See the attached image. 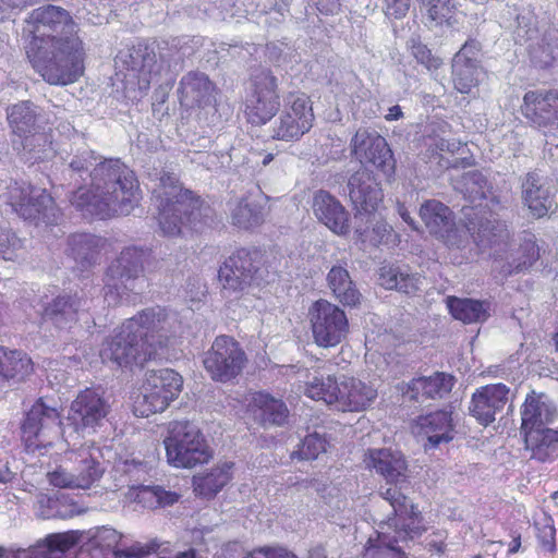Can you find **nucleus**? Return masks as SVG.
I'll list each match as a JSON object with an SVG mask.
<instances>
[{
  "label": "nucleus",
  "instance_id": "f257e3e1",
  "mask_svg": "<svg viewBox=\"0 0 558 558\" xmlns=\"http://www.w3.org/2000/svg\"><path fill=\"white\" fill-rule=\"evenodd\" d=\"M24 34L26 58L45 82L66 86L84 75L86 47L70 11L40 5L27 15Z\"/></svg>",
  "mask_w": 558,
  "mask_h": 558
},
{
  "label": "nucleus",
  "instance_id": "f03ea898",
  "mask_svg": "<svg viewBox=\"0 0 558 558\" xmlns=\"http://www.w3.org/2000/svg\"><path fill=\"white\" fill-rule=\"evenodd\" d=\"M175 319L166 307L151 306L125 319L102 342L99 355L105 364L133 371L155 361L175 336Z\"/></svg>",
  "mask_w": 558,
  "mask_h": 558
},
{
  "label": "nucleus",
  "instance_id": "7ed1b4c3",
  "mask_svg": "<svg viewBox=\"0 0 558 558\" xmlns=\"http://www.w3.org/2000/svg\"><path fill=\"white\" fill-rule=\"evenodd\" d=\"M90 186L78 187L70 203L84 217L109 219L126 216L142 199L135 172L120 159L98 163L90 172Z\"/></svg>",
  "mask_w": 558,
  "mask_h": 558
},
{
  "label": "nucleus",
  "instance_id": "20e7f679",
  "mask_svg": "<svg viewBox=\"0 0 558 558\" xmlns=\"http://www.w3.org/2000/svg\"><path fill=\"white\" fill-rule=\"evenodd\" d=\"M158 198V221L165 235H179L183 229L203 231L213 221V209L201 196L184 189L178 177L165 172L160 177Z\"/></svg>",
  "mask_w": 558,
  "mask_h": 558
},
{
  "label": "nucleus",
  "instance_id": "39448f33",
  "mask_svg": "<svg viewBox=\"0 0 558 558\" xmlns=\"http://www.w3.org/2000/svg\"><path fill=\"white\" fill-rule=\"evenodd\" d=\"M381 496L393 509V518L389 519V525L395 527V535L376 532L375 537L367 539L363 558H408L396 545L420 536L426 531L422 513L415 505H409L408 497L399 490L386 488Z\"/></svg>",
  "mask_w": 558,
  "mask_h": 558
},
{
  "label": "nucleus",
  "instance_id": "423d86ee",
  "mask_svg": "<svg viewBox=\"0 0 558 558\" xmlns=\"http://www.w3.org/2000/svg\"><path fill=\"white\" fill-rule=\"evenodd\" d=\"M163 446L167 462L177 469H194L207 464L214 456L203 430L189 420L168 423Z\"/></svg>",
  "mask_w": 558,
  "mask_h": 558
},
{
  "label": "nucleus",
  "instance_id": "0eeeda50",
  "mask_svg": "<svg viewBox=\"0 0 558 558\" xmlns=\"http://www.w3.org/2000/svg\"><path fill=\"white\" fill-rule=\"evenodd\" d=\"M183 377L172 368L148 371L132 393V411L138 417L165 412L183 390Z\"/></svg>",
  "mask_w": 558,
  "mask_h": 558
},
{
  "label": "nucleus",
  "instance_id": "6e6552de",
  "mask_svg": "<svg viewBox=\"0 0 558 558\" xmlns=\"http://www.w3.org/2000/svg\"><path fill=\"white\" fill-rule=\"evenodd\" d=\"M8 201L20 217L37 226H54L62 218L60 208L47 189L31 183H12L8 187Z\"/></svg>",
  "mask_w": 558,
  "mask_h": 558
},
{
  "label": "nucleus",
  "instance_id": "1a4fd4ad",
  "mask_svg": "<svg viewBox=\"0 0 558 558\" xmlns=\"http://www.w3.org/2000/svg\"><path fill=\"white\" fill-rule=\"evenodd\" d=\"M308 319L314 343L319 348H335L350 333V322L345 311L325 299L313 302Z\"/></svg>",
  "mask_w": 558,
  "mask_h": 558
},
{
  "label": "nucleus",
  "instance_id": "9d476101",
  "mask_svg": "<svg viewBox=\"0 0 558 558\" xmlns=\"http://www.w3.org/2000/svg\"><path fill=\"white\" fill-rule=\"evenodd\" d=\"M111 405L100 388L81 390L70 403L66 422L76 433H95L104 425Z\"/></svg>",
  "mask_w": 558,
  "mask_h": 558
},
{
  "label": "nucleus",
  "instance_id": "9b49d317",
  "mask_svg": "<svg viewBox=\"0 0 558 558\" xmlns=\"http://www.w3.org/2000/svg\"><path fill=\"white\" fill-rule=\"evenodd\" d=\"M279 106L277 77L269 70L254 74L250 94L246 96V122L266 124L277 113Z\"/></svg>",
  "mask_w": 558,
  "mask_h": 558
},
{
  "label": "nucleus",
  "instance_id": "f8f14e48",
  "mask_svg": "<svg viewBox=\"0 0 558 558\" xmlns=\"http://www.w3.org/2000/svg\"><path fill=\"white\" fill-rule=\"evenodd\" d=\"M149 254L137 247H126L108 267L105 275V296L117 302L133 289V282L144 272V263Z\"/></svg>",
  "mask_w": 558,
  "mask_h": 558
},
{
  "label": "nucleus",
  "instance_id": "ddd939ff",
  "mask_svg": "<svg viewBox=\"0 0 558 558\" xmlns=\"http://www.w3.org/2000/svg\"><path fill=\"white\" fill-rule=\"evenodd\" d=\"M519 111L532 129L545 135L558 132V90L537 88L525 92Z\"/></svg>",
  "mask_w": 558,
  "mask_h": 558
},
{
  "label": "nucleus",
  "instance_id": "4468645a",
  "mask_svg": "<svg viewBox=\"0 0 558 558\" xmlns=\"http://www.w3.org/2000/svg\"><path fill=\"white\" fill-rule=\"evenodd\" d=\"M314 111L310 96L305 93H290L272 137L279 141H299L313 126Z\"/></svg>",
  "mask_w": 558,
  "mask_h": 558
},
{
  "label": "nucleus",
  "instance_id": "2eb2a0df",
  "mask_svg": "<svg viewBox=\"0 0 558 558\" xmlns=\"http://www.w3.org/2000/svg\"><path fill=\"white\" fill-rule=\"evenodd\" d=\"M351 154L362 165H372L388 179L395 174L393 154L380 134L367 129H359L350 142Z\"/></svg>",
  "mask_w": 558,
  "mask_h": 558
},
{
  "label": "nucleus",
  "instance_id": "dca6fc26",
  "mask_svg": "<svg viewBox=\"0 0 558 558\" xmlns=\"http://www.w3.org/2000/svg\"><path fill=\"white\" fill-rule=\"evenodd\" d=\"M243 363L239 342L228 336H219L206 352L203 364L210 378L226 383L238 376Z\"/></svg>",
  "mask_w": 558,
  "mask_h": 558
},
{
  "label": "nucleus",
  "instance_id": "f3484780",
  "mask_svg": "<svg viewBox=\"0 0 558 558\" xmlns=\"http://www.w3.org/2000/svg\"><path fill=\"white\" fill-rule=\"evenodd\" d=\"M61 426V415L57 408L45 403L44 398H38L26 413L22 426V439L29 450L46 448L51 445L47 439L50 429Z\"/></svg>",
  "mask_w": 558,
  "mask_h": 558
},
{
  "label": "nucleus",
  "instance_id": "a211bd4d",
  "mask_svg": "<svg viewBox=\"0 0 558 558\" xmlns=\"http://www.w3.org/2000/svg\"><path fill=\"white\" fill-rule=\"evenodd\" d=\"M367 469L374 470L392 489L401 490L409 484L410 469L405 456L391 448H369L364 454Z\"/></svg>",
  "mask_w": 558,
  "mask_h": 558
},
{
  "label": "nucleus",
  "instance_id": "6ab92c4d",
  "mask_svg": "<svg viewBox=\"0 0 558 558\" xmlns=\"http://www.w3.org/2000/svg\"><path fill=\"white\" fill-rule=\"evenodd\" d=\"M507 405L512 408L510 388L502 383L488 384L476 388L472 393L469 413L480 425L487 427Z\"/></svg>",
  "mask_w": 558,
  "mask_h": 558
},
{
  "label": "nucleus",
  "instance_id": "aec40b11",
  "mask_svg": "<svg viewBox=\"0 0 558 558\" xmlns=\"http://www.w3.org/2000/svg\"><path fill=\"white\" fill-rule=\"evenodd\" d=\"M349 195L359 214L373 215L384 202L380 183L367 169L357 170L349 180Z\"/></svg>",
  "mask_w": 558,
  "mask_h": 558
},
{
  "label": "nucleus",
  "instance_id": "412c9836",
  "mask_svg": "<svg viewBox=\"0 0 558 558\" xmlns=\"http://www.w3.org/2000/svg\"><path fill=\"white\" fill-rule=\"evenodd\" d=\"M83 300L74 294L57 295L51 302L47 303L40 313L41 319L51 322L60 329L74 328L81 318L85 317V323H92L90 314L83 308Z\"/></svg>",
  "mask_w": 558,
  "mask_h": 558
},
{
  "label": "nucleus",
  "instance_id": "4be33fe9",
  "mask_svg": "<svg viewBox=\"0 0 558 558\" xmlns=\"http://www.w3.org/2000/svg\"><path fill=\"white\" fill-rule=\"evenodd\" d=\"M420 217L428 232L446 245H454L458 229L452 210L437 199H427L420 207Z\"/></svg>",
  "mask_w": 558,
  "mask_h": 558
},
{
  "label": "nucleus",
  "instance_id": "5701e85b",
  "mask_svg": "<svg viewBox=\"0 0 558 558\" xmlns=\"http://www.w3.org/2000/svg\"><path fill=\"white\" fill-rule=\"evenodd\" d=\"M178 92L181 105L199 109L211 106L216 109L217 88L204 73L187 72L180 80Z\"/></svg>",
  "mask_w": 558,
  "mask_h": 558
},
{
  "label": "nucleus",
  "instance_id": "b1692460",
  "mask_svg": "<svg viewBox=\"0 0 558 558\" xmlns=\"http://www.w3.org/2000/svg\"><path fill=\"white\" fill-rule=\"evenodd\" d=\"M100 456V449L94 446L81 447L65 453V463L71 464L70 470L75 474L77 488L87 489L102 476Z\"/></svg>",
  "mask_w": 558,
  "mask_h": 558
},
{
  "label": "nucleus",
  "instance_id": "393cba45",
  "mask_svg": "<svg viewBox=\"0 0 558 558\" xmlns=\"http://www.w3.org/2000/svg\"><path fill=\"white\" fill-rule=\"evenodd\" d=\"M312 208L316 218L336 234L345 235L350 232L348 211L329 192L317 191L313 197Z\"/></svg>",
  "mask_w": 558,
  "mask_h": 558
},
{
  "label": "nucleus",
  "instance_id": "a878e982",
  "mask_svg": "<svg viewBox=\"0 0 558 558\" xmlns=\"http://www.w3.org/2000/svg\"><path fill=\"white\" fill-rule=\"evenodd\" d=\"M377 398V389L359 378L344 377L340 381L338 410L360 412L366 410Z\"/></svg>",
  "mask_w": 558,
  "mask_h": 558
},
{
  "label": "nucleus",
  "instance_id": "bb28decb",
  "mask_svg": "<svg viewBox=\"0 0 558 558\" xmlns=\"http://www.w3.org/2000/svg\"><path fill=\"white\" fill-rule=\"evenodd\" d=\"M457 383L456 377L446 372H435L429 376H420L410 380L407 393L411 399H444L450 395Z\"/></svg>",
  "mask_w": 558,
  "mask_h": 558
},
{
  "label": "nucleus",
  "instance_id": "cd10ccee",
  "mask_svg": "<svg viewBox=\"0 0 558 558\" xmlns=\"http://www.w3.org/2000/svg\"><path fill=\"white\" fill-rule=\"evenodd\" d=\"M246 412L264 426H282L289 418V410L282 400L260 391L252 395Z\"/></svg>",
  "mask_w": 558,
  "mask_h": 558
},
{
  "label": "nucleus",
  "instance_id": "c85d7f7f",
  "mask_svg": "<svg viewBox=\"0 0 558 558\" xmlns=\"http://www.w3.org/2000/svg\"><path fill=\"white\" fill-rule=\"evenodd\" d=\"M34 371V362L26 352L0 345V383H24Z\"/></svg>",
  "mask_w": 558,
  "mask_h": 558
},
{
  "label": "nucleus",
  "instance_id": "c756f323",
  "mask_svg": "<svg viewBox=\"0 0 558 558\" xmlns=\"http://www.w3.org/2000/svg\"><path fill=\"white\" fill-rule=\"evenodd\" d=\"M327 283L333 298L344 308H357L361 306L363 295L345 267L332 266L327 274Z\"/></svg>",
  "mask_w": 558,
  "mask_h": 558
},
{
  "label": "nucleus",
  "instance_id": "7c9ffc66",
  "mask_svg": "<svg viewBox=\"0 0 558 558\" xmlns=\"http://www.w3.org/2000/svg\"><path fill=\"white\" fill-rule=\"evenodd\" d=\"M522 187V199L531 215L537 219L545 217L555 204L554 194L541 182L538 174L529 172Z\"/></svg>",
  "mask_w": 558,
  "mask_h": 558
},
{
  "label": "nucleus",
  "instance_id": "2f4dec72",
  "mask_svg": "<svg viewBox=\"0 0 558 558\" xmlns=\"http://www.w3.org/2000/svg\"><path fill=\"white\" fill-rule=\"evenodd\" d=\"M420 433L425 435L432 447L453 439L452 413L446 410H437L416 420Z\"/></svg>",
  "mask_w": 558,
  "mask_h": 558
},
{
  "label": "nucleus",
  "instance_id": "473e14b6",
  "mask_svg": "<svg viewBox=\"0 0 558 558\" xmlns=\"http://www.w3.org/2000/svg\"><path fill=\"white\" fill-rule=\"evenodd\" d=\"M541 257V250L534 233L524 231L521 242L509 263L504 264L499 274L502 279L527 271Z\"/></svg>",
  "mask_w": 558,
  "mask_h": 558
},
{
  "label": "nucleus",
  "instance_id": "72a5a7b5",
  "mask_svg": "<svg viewBox=\"0 0 558 558\" xmlns=\"http://www.w3.org/2000/svg\"><path fill=\"white\" fill-rule=\"evenodd\" d=\"M108 241L89 233H73L68 238V256L72 257L82 268L96 263Z\"/></svg>",
  "mask_w": 558,
  "mask_h": 558
},
{
  "label": "nucleus",
  "instance_id": "f704fd0d",
  "mask_svg": "<svg viewBox=\"0 0 558 558\" xmlns=\"http://www.w3.org/2000/svg\"><path fill=\"white\" fill-rule=\"evenodd\" d=\"M233 462H223L209 472L193 477L194 493L204 498H213L233 477Z\"/></svg>",
  "mask_w": 558,
  "mask_h": 558
},
{
  "label": "nucleus",
  "instance_id": "c9c22d12",
  "mask_svg": "<svg viewBox=\"0 0 558 558\" xmlns=\"http://www.w3.org/2000/svg\"><path fill=\"white\" fill-rule=\"evenodd\" d=\"M446 305L450 315L465 325L485 322L489 317V304L486 301L449 295Z\"/></svg>",
  "mask_w": 558,
  "mask_h": 558
},
{
  "label": "nucleus",
  "instance_id": "e433bc0d",
  "mask_svg": "<svg viewBox=\"0 0 558 558\" xmlns=\"http://www.w3.org/2000/svg\"><path fill=\"white\" fill-rule=\"evenodd\" d=\"M542 396L531 391L526 395L521 410V432L524 434L525 441H535L541 437L543 427L542 414L543 402Z\"/></svg>",
  "mask_w": 558,
  "mask_h": 558
},
{
  "label": "nucleus",
  "instance_id": "4c0bfd02",
  "mask_svg": "<svg viewBox=\"0 0 558 558\" xmlns=\"http://www.w3.org/2000/svg\"><path fill=\"white\" fill-rule=\"evenodd\" d=\"M469 230H473L472 236L474 242L480 247H497L500 245L508 246L510 243V232L505 222L499 220H486L478 225L477 230L468 227Z\"/></svg>",
  "mask_w": 558,
  "mask_h": 558
},
{
  "label": "nucleus",
  "instance_id": "58836bf2",
  "mask_svg": "<svg viewBox=\"0 0 558 558\" xmlns=\"http://www.w3.org/2000/svg\"><path fill=\"white\" fill-rule=\"evenodd\" d=\"M487 77V71L482 65L451 62V82L460 94H471Z\"/></svg>",
  "mask_w": 558,
  "mask_h": 558
},
{
  "label": "nucleus",
  "instance_id": "ea45409f",
  "mask_svg": "<svg viewBox=\"0 0 558 558\" xmlns=\"http://www.w3.org/2000/svg\"><path fill=\"white\" fill-rule=\"evenodd\" d=\"M37 114L28 100L13 105L8 110V122L13 133L20 137L31 134L36 129Z\"/></svg>",
  "mask_w": 558,
  "mask_h": 558
},
{
  "label": "nucleus",
  "instance_id": "a19ab883",
  "mask_svg": "<svg viewBox=\"0 0 558 558\" xmlns=\"http://www.w3.org/2000/svg\"><path fill=\"white\" fill-rule=\"evenodd\" d=\"M304 393L316 401H324L328 405L338 408L340 393V383L336 376L315 377L311 383L306 384Z\"/></svg>",
  "mask_w": 558,
  "mask_h": 558
},
{
  "label": "nucleus",
  "instance_id": "79ce46f5",
  "mask_svg": "<svg viewBox=\"0 0 558 558\" xmlns=\"http://www.w3.org/2000/svg\"><path fill=\"white\" fill-rule=\"evenodd\" d=\"M421 12L437 26L452 25L456 20L454 0H417Z\"/></svg>",
  "mask_w": 558,
  "mask_h": 558
},
{
  "label": "nucleus",
  "instance_id": "37998d69",
  "mask_svg": "<svg viewBox=\"0 0 558 558\" xmlns=\"http://www.w3.org/2000/svg\"><path fill=\"white\" fill-rule=\"evenodd\" d=\"M219 281L223 289L238 291L243 288L244 257L241 251L229 256L218 272Z\"/></svg>",
  "mask_w": 558,
  "mask_h": 558
},
{
  "label": "nucleus",
  "instance_id": "c03bdc74",
  "mask_svg": "<svg viewBox=\"0 0 558 558\" xmlns=\"http://www.w3.org/2000/svg\"><path fill=\"white\" fill-rule=\"evenodd\" d=\"M250 265L246 268V277H250L248 284L262 286L269 282L270 265L266 252L253 250L246 253Z\"/></svg>",
  "mask_w": 558,
  "mask_h": 558
},
{
  "label": "nucleus",
  "instance_id": "a18cd8bd",
  "mask_svg": "<svg viewBox=\"0 0 558 558\" xmlns=\"http://www.w3.org/2000/svg\"><path fill=\"white\" fill-rule=\"evenodd\" d=\"M357 236L362 243L369 242L374 246L385 245L396 247L400 243V235L385 221L377 222L372 232L364 238L362 232L356 230Z\"/></svg>",
  "mask_w": 558,
  "mask_h": 558
},
{
  "label": "nucleus",
  "instance_id": "49530a36",
  "mask_svg": "<svg viewBox=\"0 0 558 558\" xmlns=\"http://www.w3.org/2000/svg\"><path fill=\"white\" fill-rule=\"evenodd\" d=\"M328 444L324 435L314 432L302 439L291 457H298L300 460H315L320 453L326 452Z\"/></svg>",
  "mask_w": 558,
  "mask_h": 558
},
{
  "label": "nucleus",
  "instance_id": "de8ad7c7",
  "mask_svg": "<svg viewBox=\"0 0 558 558\" xmlns=\"http://www.w3.org/2000/svg\"><path fill=\"white\" fill-rule=\"evenodd\" d=\"M25 246L16 233L0 226V257L4 260H17L24 253Z\"/></svg>",
  "mask_w": 558,
  "mask_h": 558
},
{
  "label": "nucleus",
  "instance_id": "09e8293b",
  "mask_svg": "<svg viewBox=\"0 0 558 558\" xmlns=\"http://www.w3.org/2000/svg\"><path fill=\"white\" fill-rule=\"evenodd\" d=\"M23 148L29 153H35L34 161H40L46 158V151L52 150L51 134L38 132L36 129L31 134L23 136Z\"/></svg>",
  "mask_w": 558,
  "mask_h": 558
},
{
  "label": "nucleus",
  "instance_id": "8fccbe9b",
  "mask_svg": "<svg viewBox=\"0 0 558 558\" xmlns=\"http://www.w3.org/2000/svg\"><path fill=\"white\" fill-rule=\"evenodd\" d=\"M138 496L150 508L171 506L178 501L179 495L168 492L160 486H145Z\"/></svg>",
  "mask_w": 558,
  "mask_h": 558
},
{
  "label": "nucleus",
  "instance_id": "3c124183",
  "mask_svg": "<svg viewBox=\"0 0 558 558\" xmlns=\"http://www.w3.org/2000/svg\"><path fill=\"white\" fill-rule=\"evenodd\" d=\"M409 48L417 63L422 64L427 71L434 72L442 66V59L434 54L427 45L420 39L412 38Z\"/></svg>",
  "mask_w": 558,
  "mask_h": 558
},
{
  "label": "nucleus",
  "instance_id": "603ef678",
  "mask_svg": "<svg viewBox=\"0 0 558 558\" xmlns=\"http://www.w3.org/2000/svg\"><path fill=\"white\" fill-rule=\"evenodd\" d=\"M535 456L541 460L558 457V429L546 428L533 447Z\"/></svg>",
  "mask_w": 558,
  "mask_h": 558
},
{
  "label": "nucleus",
  "instance_id": "864d4df0",
  "mask_svg": "<svg viewBox=\"0 0 558 558\" xmlns=\"http://www.w3.org/2000/svg\"><path fill=\"white\" fill-rule=\"evenodd\" d=\"M380 284L386 289H397L405 293H411L416 290L413 279L409 276L403 277L392 268L383 267L379 274Z\"/></svg>",
  "mask_w": 558,
  "mask_h": 558
},
{
  "label": "nucleus",
  "instance_id": "5fc2aeb1",
  "mask_svg": "<svg viewBox=\"0 0 558 558\" xmlns=\"http://www.w3.org/2000/svg\"><path fill=\"white\" fill-rule=\"evenodd\" d=\"M80 541V535L74 531L53 533L46 536V545L50 551L65 553L72 549Z\"/></svg>",
  "mask_w": 558,
  "mask_h": 558
},
{
  "label": "nucleus",
  "instance_id": "6e6d98bb",
  "mask_svg": "<svg viewBox=\"0 0 558 558\" xmlns=\"http://www.w3.org/2000/svg\"><path fill=\"white\" fill-rule=\"evenodd\" d=\"M482 45L474 38L468 39L460 50L453 56L452 62L466 63L469 65H481Z\"/></svg>",
  "mask_w": 558,
  "mask_h": 558
},
{
  "label": "nucleus",
  "instance_id": "4d7b16f0",
  "mask_svg": "<svg viewBox=\"0 0 558 558\" xmlns=\"http://www.w3.org/2000/svg\"><path fill=\"white\" fill-rule=\"evenodd\" d=\"M49 483L60 488H77L75 474L70 470V465L58 468L48 473Z\"/></svg>",
  "mask_w": 558,
  "mask_h": 558
},
{
  "label": "nucleus",
  "instance_id": "13d9d810",
  "mask_svg": "<svg viewBox=\"0 0 558 558\" xmlns=\"http://www.w3.org/2000/svg\"><path fill=\"white\" fill-rule=\"evenodd\" d=\"M381 9L388 19L402 20L407 16L411 0H381Z\"/></svg>",
  "mask_w": 558,
  "mask_h": 558
},
{
  "label": "nucleus",
  "instance_id": "bf43d9fd",
  "mask_svg": "<svg viewBox=\"0 0 558 558\" xmlns=\"http://www.w3.org/2000/svg\"><path fill=\"white\" fill-rule=\"evenodd\" d=\"M537 539L542 548L548 553L556 550V529L553 524H544L537 527Z\"/></svg>",
  "mask_w": 558,
  "mask_h": 558
},
{
  "label": "nucleus",
  "instance_id": "052dcab7",
  "mask_svg": "<svg viewBox=\"0 0 558 558\" xmlns=\"http://www.w3.org/2000/svg\"><path fill=\"white\" fill-rule=\"evenodd\" d=\"M246 558H298L294 554L283 548H258L246 554Z\"/></svg>",
  "mask_w": 558,
  "mask_h": 558
},
{
  "label": "nucleus",
  "instance_id": "680f3d73",
  "mask_svg": "<svg viewBox=\"0 0 558 558\" xmlns=\"http://www.w3.org/2000/svg\"><path fill=\"white\" fill-rule=\"evenodd\" d=\"M157 545H133L131 547L121 549L119 556L123 558H144L155 551Z\"/></svg>",
  "mask_w": 558,
  "mask_h": 558
},
{
  "label": "nucleus",
  "instance_id": "e2e57ef3",
  "mask_svg": "<svg viewBox=\"0 0 558 558\" xmlns=\"http://www.w3.org/2000/svg\"><path fill=\"white\" fill-rule=\"evenodd\" d=\"M316 5L324 14H332L340 9L339 0H317Z\"/></svg>",
  "mask_w": 558,
  "mask_h": 558
},
{
  "label": "nucleus",
  "instance_id": "0e129e2a",
  "mask_svg": "<svg viewBox=\"0 0 558 558\" xmlns=\"http://www.w3.org/2000/svg\"><path fill=\"white\" fill-rule=\"evenodd\" d=\"M397 211L399 214V216L402 218V220L409 225V227L412 229V230H418L417 226H416V222L414 221V219L411 217L407 206L401 203V202H397Z\"/></svg>",
  "mask_w": 558,
  "mask_h": 558
},
{
  "label": "nucleus",
  "instance_id": "69168bd1",
  "mask_svg": "<svg viewBox=\"0 0 558 558\" xmlns=\"http://www.w3.org/2000/svg\"><path fill=\"white\" fill-rule=\"evenodd\" d=\"M0 2L9 9H23L34 4L37 0H0Z\"/></svg>",
  "mask_w": 558,
  "mask_h": 558
},
{
  "label": "nucleus",
  "instance_id": "338daca9",
  "mask_svg": "<svg viewBox=\"0 0 558 558\" xmlns=\"http://www.w3.org/2000/svg\"><path fill=\"white\" fill-rule=\"evenodd\" d=\"M403 118V111L399 105H395L388 109V113L385 116L387 121H396Z\"/></svg>",
  "mask_w": 558,
  "mask_h": 558
},
{
  "label": "nucleus",
  "instance_id": "774afa93",
  "mask_svg": "<svg viewBox=\"0 0 558 558\" xmlns=\"http://www.w3.org/2000/svg\"><path fill=\"white\" fill-rule=\"evenodd\" d=\"M70 167L77 172L88 170L87 160L81 157H75L74 159H72V161L70 162Z\"/></svg>",
  "mask_w": 558,
  "mask_h": 558
}]
</instances>
